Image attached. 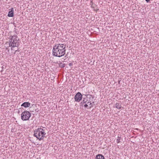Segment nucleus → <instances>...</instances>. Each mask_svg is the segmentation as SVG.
<instances>
[{
    "label": "nucleus",
    "instance_id": "obj_1",
    "mask_svg": "<svg viewBox=\"0 0 159 159\" xmlns=\"http://www.w3.org/2000/svg\"><path fill=\"white\" fill-rule=\"evenodd\" d=\"M66 45L62 44H57L53 47L52 55L53 56L61 57L64 56L66 53Z\"/></svg>",
    "mask_w": 159,
    "mask_h": 159
},
{
    "label": "nucleus",
    "instance_id": "obj_2",
    "mask_svg": "<svg viewBox=\"0 0 159 159\" xmlns=\"http://www.w3.org/2000/svg\"><path fill=\"white\" fill-rule=\"evenodd\" d=\"M93 98L91 95H87L86 97L83 98L82 101L80 103V105L82 106H84L85 107H87L89 105V107L91 108L93 107L91 103L90 100Z\"/></svg>",
    "mask_w": 159,
    "mask_h": 159
},
{
    "label": "nucleus",
    "instance_id": "obj_3",
    "mask_svg": "<svg viewBox=\"0 0 159 159\" xmlns=\"http://www.w3.org/2000/svg\"><path fill=\"white\" fill-rule=\"evenodd\" d=\"M46 134L44 130L41 128H38L34 131V135L37 139L41 140L43 139Z\"/></svg>",
    "mask_w": 159,
    "mask_h": 159
},
{
    "label": "nucleus",
    "instance_id": "obj_4",
    "mask_svg": "<svg viewBox=\"0 0 159 159\" xmlns=\"http://www.w3.org/2000/svg\"><path fill=\"white\" fill-rule=\"evenodd\" d=\"M10 37L11 38L9 39V47H11V49L12 50V48L18 47V42L16 39L17 37L16 35L11 36Z\"/></svg>",
    "mask_w": 159,
    "mask_h": 159
},
{
    "label": "nucleus",
    "instance_id": "obj_5",
    "mask_svg": "<svg viewBox=\"0 0 159 159\" xmlns=\"http://www.w3.org/2000/svg\"><path fill=\"white\" fill-rule=\"evenodd\" d=\"M31 116V114L29 111H25L21 113V119L23 120H28Z\"/></svg>",
    "mask_w": 159,
    "mask_h": 159
},
{
    "label": "nucleus",
    "instance_id": "obj_6",
    "mask_svg": "<svg viewBox=\"0 0 159 159\" xmlns=\"http://www.w3.org/2000/svg\"><path fill=\"white\" fill-rule=\"evenodd\" d=\"M82 98V95L80 92H78L75 96L74 99L75 101L77 102H79Z\"/></svg>",
    "mask_w": 159,
    "mask_h": 159
},
{
    "label": "nucleus",
    "instance_id": "obj_7",
    "mask_svg": "<svg viewBox=\"0 0 159 159\" xmlns=\"http://www.w3.org/2000/svg\"><path fill=\"white\" fill-rule=\"evenodd\" d=\"M13 8H12L11 9V10L9 11L7 16L10 17H12L13 16Z\"/></svg>",
    "mask_w": 159,
    "mask_h": 159
},
{
    "label": "nucleus",
    "instance_id": "obj_8",
    "mask_svg": "<svg viewBox=\"0 0 159 159\" xmlns=\"http://www.w3.org/2000/svg\"><path fill=\"white\" fill-rule=\"evenodd\" d=\"M30 105V104L29 102H24L21 105V106L25 107H29Z\"/></svg>",
    "mask_w": 159,
    "mask_h": 159
},
{
    "label": "nucleus",
    "instance_id": "obj_9",
    "mask_svg": "<svg viewBox=\"0 0 159 159\" xmlns=\"http://www.w3.org/2000/svg\"><path fill=\"white\" fill-rule=\"evenodd\" d=\"M95 159H105V158L104 156L101 154H99L96 156Z\"/></svg>",
    "mask_w": 159,
    "mask_h": 159
},
{
    "label": "nucleus",
    "instance_id": "obj_10",
    "mask_svg": "<svg viewBox=\"0 0 159 159\" xmlns=\"http://www.w3.org/2000/svg\"><path fill=\"white\" fill-rule=\"evenodd\" d=\"M115 107L118 109H120L121 107V105L119 103H116L115 105Z\"/></svg>",
    "mask_w": 159,
    "mask_h": 159
},
{
    "label": "nucleus",
    "instance_id": "obj_11",
    "mask_svg": "<svg viewBox=\"0 0 159 159\" xmlns=\"http://www.w3.org/2000/svg\"><path fill=\"white\" fill-rule=\"evenodd\" d=\"M59 66L63 68L65 66V64H63L61 62H60V63H59Z\"/></svg>",
    "mask_w": 159,
    "mask_h": 159
},
{
    "label": "nucleus",
    "instance_id": "obj_12",
    "mask_svg": "<svg viewBox=\"0 0 159 159\" xmlns=\"http://www.w3.org/2000/svg\"><path fill=\"white\" fill-rule=\"evenodd\" d=\"M120 138L118 137V139L117 140V143H119L120 142Z\"/></svg>",
    "mask_w": 159,
    "mask_h": 159
},
{
    "label": "nucleus",
    "instance_id": "obj_13",
    "mask_svg": "<svg viewBox=\"0 0 159 159\" xmlns=\"http://www.w3.org/2000/svg\"><path fill=\"white\" fill-rule=\"evenodd\" d=\"M91 4V7H92L94 8V6H93V2L92 1H91V4Z\"/></svg>",
    "mask_w": 159,
    "mask_h": 159
},
{
    "label": "nucleus",
    "instance_id": "obj_14",
    "mask_svg": "<svg viewBox=\"0 0 159 159\" xmlns=\"http://www.w3.org/2000/svg\"><path fill=\"white\" fill-rule=\"evenodd\" d=\"M72 65H73V64L72 63H70L69 64V66H72Z\"/></svg>",
    "mask_w": 159,
    "mask_h": 159
},
{
    "label": "nucleus",
    "instance_id": "obj_15",
    "mask_svg": "<svg viewBox=\"0 0 159 159\" xmlns=\"http://www.w3.org/2000/svg\"><path fill=\"white\" fill-rule=\"evenodd\" d=\"M150 0H145L147 2H148Z\"/></svg>",
    "mask_w": 159,
    "mask_h": 159
},
{
    "label": "nucleus",
    "instance_id": "obj_16",
    "mask_svg": "<svg viewBox=\"0 0 159 159\" xmlns=\"http://www.w3.org/2000/svg\"><path fill=\"white\" fill-rule=\"evenodd\" d=\"M17 51V50H16L15 52L14 53V54H15L16 52Z\"/></svg>",
    "mask_w": 159,
    "mask_h": 159
}]
</instances>
